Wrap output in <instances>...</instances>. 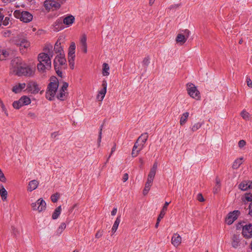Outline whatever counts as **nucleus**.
Wrapping results in <instances>:
<instances>
[{
	"mask_svg": "<svg viewBox=\"0 0 252 252\" xmlns=\"http://www.w3.org/2000/svg\"><path fill=\"white\" fill-rule=\"evenodd\" d=\"M54 51L51 45H47L43 49V52L38 54L37 64V70L40 73H44L51 68V59L53 57Z\"/></svg>",
	"mask_w": 252,
	"mask_h": 252,
	"instance_id": "f257e3e1",
	"label": "nucleus"
},
{
	"mask_svg": "<svg viewBox=\"0 0 252 252\" xmlns=\"http://www.w3.org/2000/svg\"><path fill=\"white\" fill-rule=\"evenodd\" d=\"M34 67L27 65L18 58L14 59L11 61V73L19 76H33L35 73Z\"/></svg>",
	"mask_w": 252,
	"mask_h": 252,
	"instance_id": "f03ea898",
	"label": "nucleus"
},
{
	"mask_svg": "<svg viewBox=\"0 0 252 252\" xmlns=\"http://www.w3.org/2000/svg\"><path fill=\"white\" fill-rule=\"evenodd\" d=\"M58 87L59 81L58 79L54 76L51 77L46 92V98L50 101L53 100L56 94Z\"/></svg>",
	"mask_w": 252,
	"mask_h": 252,
	"instance_id": "7ed1b4c3",
	"label": "nucleus"
},
{
	"mask_svg": "<svg viewBox=\"0 0 252 252\" xmlns=\"http://www.w3.org/2000/svg\"><path fill=\"white\" fill-rule=\"evenodd\" d=\"M66 62L64 54H58L54 60L55 69L57 74L61 77L63 75L62 70L64 67V66L66 64Z\"/></svg>",
	"mask_w": 252,
	"mask_h": 252,
	"instance_id": "20e7f679",
	"label": "nucleus"
},
{
	"mask_svg": "<svg viewBox=\"0 0 252 252\" xmlns=\"http://www.w3.org/2000/svg\"><path fill=\"white\" fill-rule=\"evenodd\" d=\"M15 45L19 47L20 50L25 52V50L27 49L30 46V42L23 34L18 35L14 40Z\"/></svg>",
	"mask_w": 252,
	"mask_h": 252,
	"instance_id": "39448f33",
	"label": "nucleus"
},
{
	"mask_svg": "<svg viewBox=\"0 0 252 252\" xmlns=\"http://www.w3.org/2000/svg\"><path fill=\"white\" fill-rule=\"evenodd\" d=\"M187 91L188 94L192 98L197 100L201 98L200 93L197 87L192 83H189L187 84Z\"/></svg>",
	"mask_w": 252,
	"mask_h": 252,
	"instance_id": "423d86ee",
	"label": "nucleus"
},
{
	"mask_svg": "<svg viewBox=\"0 0 252 252\" xmlns=\"http://www.w3.org/2000/svg\"><path fill=\"white\" fill-rule=\"evenodd\" d=\"M14 14L15 17L20 18L21 21L25 23L31 22L33 18L32 14L28 11H22L20 12L19 10H16Z\"/></svg>",
	"mask_w": 252,
	"mask_h": 252,
	"instance_id": "0eeeda50",
	"label": "nucleus"
},
{
	"mask_svg": "<svg viewBox=\"0 0 252 252\" xmlns=\"http://www.w3.org/2000/svg\"><path fill=\"white\" fill-rule=\"evenodd\" d=\"M148 138L147 133H144L142 134L137 139L133 146L135 149L139 152L144 148L145 144L147 141Z\"/></svg>",
	"mask_w": 252,
	"mask_h": 252,
	"instance_id": "6e6552de",
	"label": "nucleus"
},
{
	"mask_svg": "<svg viewBox=\"0 0 252 252\" xmlns=\"http://www.w3.org/2000/svg\"><path fill=\"white\" fill-rule=\"evenodd\" d=\"M24 91L32 94H37L40 91V88L37 82L30 81L26 84V88Z\"/></svg>",
	"mask_w": 252,
	"mask_h": 252,
	"instance_id": "1a4fd4ad",
	"label": "nucleus"
},
{
	"mask_svg": "<svg viewBox=\"0 0 252 252\" xmlns=\"http://www.w3.org/2000/svg\"><path fill=\"white\" fill-rule=\"evenodd\" d=\"M31 207L33 210L41 212L46 209V203L42 198H40L36 202L32 203L31 204Z\"/></svg>",
	"mask_w": 252,
	"mask_h": 252,
	"instance_id": "9d476101",
	"label": "nucleus"
},
{
	"mask_svg": "<svg viewBox=\"0 0 252 252\" xmlns=\"http://www.w3.org/2000/svg\"><path fill=\"white\" fill-rule=\"evenodd\" d=\"M75 44L72 42L68 49V61L71 69H73L74 67V59H75Z\"/></svg>",
	"mask_w": 252,
	"mask_h": 252,
	"instance_id": "9b49d317",
	"label": "nucleus"
},
{
	"mask_svg": "<svg viewBox=\"0 0 252 252\" xmlns=\"http://www.w3.org/2000/svg\"><path fill=\"white\" fill-rule=\"evenodd\" d=\"M44 7L48 10H55L61 7V4L57 0H46L44 3Z\"/></svg>",
	"mask_w": 252,
	"mask_h": 252,
	"instance_id": "f8f14e48",
	"label": "nucleus"
},
{
	"mask_svg": "<svg viewBox=\"0 0 252 252\" xmlns=\"http://www.w3.org/2000/svg\"><path fill=\"white\" fill-rule=\"evenodd\" d=\"M240 214V212L237 210L230 212L225 218L226 223L228 225L231 224L237 219Z\"/></svg>",
	"mask_w": 252,
	"mask_h": 252,
	"instance_id": "ddd939ff",
	"label": "nucleus"
},
{
	"mask_svg": "<svg viewBox=\"0 0 252 252\" xmlns=\"http://www.w3.org/2000/svg\"><path fill=\"white\" fill-rule=\"evenodd\" d=\"M243 236L247 239L252 237V224L249 223L243 226L242 232Z\"/></svg>",
	"mask_w": 252,
	"mask_h": 252,
	"instance_id": "4468645a",
	"label": "nucleus"
},
{
	"mask_svg": "<svg viewBox=\"0 0 252 252\" xmlns=\"http://www.w3.org/2000/svg\"><path fill=\"white\" fill-rule=\"evenodd\" d=\"M185 35L182 34H178L176 37V41L178 43H180L181 45L183 44L186 42L188 38L189 37L190 34V32L188 30H186L184 31Z\"/></svg>",
	"mask_w": 252,
	"mask_h": 252,
	"instance_id": "2eb2a0df",
	"label": "nucleus"
},
{
	"mask_svg": "<svg viewBox=\"0 0 252 252\" xmlns=\"http://www.w3.org/2000/svg\"><path fill=\"white\" fill-rule=\"evenodd\" d=\"M102 86L103 88L99 91L98 94L97 95V98L99 101H102L106 93V90H107V82L106 81L103 80L102 81Z\"/></svg>",
	"mask_w": 252,
	"mask_h": 252,
	"instance_id": "dca6fc26",
	"label": "nucleus"
},
{
	"mask_svg": "<svg viewBox=\"0 0 252 252\" xmlns=\"http://www.w3.org/2000/svg\"><path fill=\"white\" fill-rule=\"evenodd\" d=\"M182 242V237L181 236L176 233H174L171 238V244L175 247H178L180 245Z\"/></svg>",
	"mask_w": 252,
	"mask_h": 252,
	"instance_id": "f3484780",
	"label": "nucleus"
},
{
	"mask_svg": "<svg viewBox=\"0 0 252 252\" xmlns=\"http://www.w3.org/2000/svg\"><path fill=\"white\" fill-rule=\"evenodd\" d=\"M63 25H65L66 27L70 26L75 21V18L72 15H68L62 19Z\"/></svg>",
	"mask_w": 252,
	"mask_h": 252,
	"instance_id": "a211bd4d",
	"label": "nucleus"
},
{
	"mask_svg": "<svg viewBox=\"0 0 252 252\" xmlns=\"http://www.w3.org/2000/svg\"><path fill=\"white\" fill-rule=\"evenodd\" d=\"M54 31L59 32L63 30L64 28L62 19L61 18L57 19L53 25Z\"/></svg>",
	"mask_w": 252,
	"mask_h": 252,
	"instance_id": "6ab92c4d",
	"label": "nucleus"
},
{
	"mask_svg": "<svg viewBox=\"0 0 252 252\" xmlns=\"http://www.w3.org/2000/svg\"><path fill=\"white\" fill-rule=\"evenodd\" d=\"M239 188L242 190H246L252 189V181H244L239 185Z\"/></svg>",
	"mask_w": 252,
	"mask_h": 252,
	"instance_id": "aec40b11",
	"label": "nucleus"
},
{
	"mask_svg": "<svg viewBox=\"0 0 252 252\" xmlns=\"http://www.w3.org/2000/svg\"><path fill=\"white\" fill-rule=\"evenodd\" d=\"M26 88V83H18L13 87L12 91L15 94H18L20 93L22 91L24 90V89L25 90Z\"/></svg>",
	"mask_w": 252,
	"mask_h": 252,
	"instance_id": "412c9836",
	"label": "nucleus"
},
{
	"mask_svg": "<svg viewBox=\"0 0 252 252\" xmlns=\"http://www.w3.org/2000/svg\"><path fill=\"white\" fill-rule=\"evenodd\" d=\"M80 44L81 49L85 53L87 52V36L85 34H83L81 36L80 40Z\"/></svg>",
	"mask_w": 252,
	"mask_h": 252,
	"instance_id": "4be33fe9",
	"label": "nucleus"
},
{
	"mask_svg": "<svg viewBox=\"0 0 252 252\" xmlns=\"http://www.w3.org/2000/svg\"><path fill=\"white\" fill-rule=\"evenodd\" d=\"M39 185V182L36 180H33L29 183L27 190L28 191L32 192L37 188Z\"/></svg>",
	"mask_w": 252,
	"mask_h": 252,
	"instance_id": "5701e85b",
	"label": "nucleus"
},
{
	"mask_svg": "<svg viewBox=\"0 0 252 252\" xmlns=\"http://www.w3.org/2000/svg\"><path fill=\"white\" fill-rule=\"evenodd\" d=\"M0 195L2 201L7 200L8 192L2 185H0Z\"/></svg>",
	"mask_w": 252,
	"mask_h": 252,
	"instance_id": "b1692460",
	"label": "nucleus"
},
{
	"mask_svg": "<svg viewBox=\"0 0 252 252\" xmlns=\"http://www.w3.org/2000/svg\"><path fill=\"white\" fill-rule=\"evenodd\" d=\"M158 168V163L155 162L153 167L151 168L149 173L148 174V177L154 179L157 169Z\"/></svg>",
	"mask_w": 252,
	"mask_h": 252,
	"instance_id": "393cba45",
	"label": "nucleus"
},
{
	"mask_svg": "<svg viewBox=\"0 0 252 252\" xmlns=\"http://www.w3.org/2000/svg\"><path fill=\"white\" fill-rule=\"evenodd\" d=\"M10 50L9 49H2L0 50V61L5 60L9 55Z\"/></svg>",
	"mask_w": 252,
	"mask_h": 252,
	"instance_id": "a878e982",
	"label": "nucleus"
},
{
	"mask_svg": "<svg viewBox=\"0 0 252 252\" xmlns=\"http://www.w3.org/2000/svg\"><path fill=\"white\" fill-rule=\"evenodd\" d=\"M170 202H165L164 203V206H163L162 210L160 211V213L158 217V220L160 221L164 217L166 211L167 209V207L168 205L169 204Z\"/></svg>",
	"mask_w": 252,
	"mask_h": 252,
	"instance_id": "bb28decb",
	"label": "nucleus"
},
{
	"mask_svg": "<svg viewBox=\"0 0 252 252\" xmlns=\"http://www.w3.org/2000/svg\"><path fill=\"white\" fill-rule=\"evenodd\" d=\"M120 221H121V217H120V216H118L116 218V219L113 225L112 229H111V232H112V235L113 234H114L116 232V231H117V230L118 228L119 225L120 223Z\"/></svg>",
	"mask_w": 252,
	"mask_h": 252,
	"instance_id": "cd10ccee",
	"label": "nucleus"
},
{
	"mask_svg": "<svg viewBox=\"0 0 252 252\" xmlns=\"http://www.w3.org/2000/svg\"><path fill=\"white\" fill-rule=\"evenodd\" d=\"M240 115L246 121H251L252 119V115L245 110L241 112Z\"/></svg>",
	"mask_w": 252,
	"mask_h": 252,
	"instance_id": "c85d7f7f",
	"label": "nucleus"
},
{
	"mask_svg": "<svg viewBox=\"0 0 252 252\" xmlns=\"http://www.w3.org/2000/svg\"><path fill=\"white\" fill-rule=\"evenodd\" d=\"M240 244V240L237 235H233L232 237V246L234 248H238Z\"/></svg>",
	"mask_w": 252,
	"mask_h": 252,
	"instance_id": "c756f323",
	"label": "nucleus"
},
{
	"mask_svg": "<svg viewBox=\"0 0 252 252\" xmlns=\"http://www.w3.org/2000/svg\"><path fill=\"white\" fill-rule=\"evenodd\" d=\"M54 50L55 52L58 54H64L63 49L61 45V43L57 41L54 47Z\"/></svg>",
	"mask_w": 252,
	"mask_h": 252,
	"instance_id": "7c9ffc66",
	"label": "nucleus"
},
{
	"mask_svg": "<svg viewBox=\"0 0 252 252\" xmlns=\"http://www.w3.org/2000/svg\"><path fill=\"white\" fill-rule=\"evenodd\" d=\"M110 67L107 63H104L102 65V74L103 76H107L109 75Z\"/></svg>",
	"mask_w": 252,
	"mask_h": 252,
	"instance_id": "2f4dec72",
	"label": "nucleus"
},
{
	"mask_svg": "<svg viewBox=\"0 0 252 252\" xmlns=\"http://www.w3.org/2000/svg\"><path fill=\"white\" fill-rule=\"evenodd\" d=\"M22 104L24 105H29L31 103V100L30 98L26 95H23L20 98Z\"/></svg>",
	"mask_w": 252,
	"mask_h": 252,
	"instance_id": "473e14b6",
	"label": "nucleus"
},
{
	"mask_svg": "<svg viewBox=\"0 0 252 252\" xmlns=\"http://www.w3.org/2000/svg\"><path fill=\"white\" fill-rule=\"evenodd\" d=\"M221 186L220 181L218 178L216 179V185L213 189L214 193H217L220 190Z\"/></svg>",
	"mask_w": 252,
	"mask_h": 252,
	"instance_id": "72a5a7b5",
	"label": "nucleus"
},
{
	"mask_svg": "<svg viewBox=\"0 0 252 252\" xmlns=\"http://www.w3.org/2000/svg\"><path fill=\"white\" fill-rule=\"evenodd\" d=\"M61 210H62V208H61V206L58 207L55 209V210L53 212L52 216V218L53 220H56L59 217V216L61 214Z\"/></svg>",
	"mask_w": 252,
	"mask_h": 252,
	"instance_id": "f704fd0d",
	"label": "nucleus"
},
{
	"mask_svg": "<svg viewBox=\"0 0 252 252\" xmlns=\"http://www.w3.org/2000/svg\"><path fill=\"white\" fill-rule=\"evenodd\" d=\"M189 116V113L188 112L183 113L180 118V124L181 125L183 126L186 123Z\"/></svg>",
	"mask_w": 252,
	"mask_h": 252,
	"instance_id": "c9c22d12",
	"label": "nucleus"
},
{
	"mask_svg": "<svg viewBox=\"0 0 252 252\" xmlns=\"http://www.w3.org/2000/svg\"><path fill=\"white\" fill-rule=\"evenodd\" d=\"M243 158H242L236 159L233 163L232 168L233 169L238 168L243 163Z\"/></svg>",
	"mask_w": 252,
	"mask_h": 252,
	"instance_id": "e433bc0d",
	"label": "nucleus"
},
{
	"mask_svg": "<svg viewBox=\"0 0 252 252\" xmlns=\"http://www.w3.org/2000/svg\"><path fill=\"white\" fill-rule=\"evenodd\" d=\"M65 97V92L64 91L60 90L59 93L57 94V97L58 99L63 100Z\"/></svg>",
	"mask_w": 252,
	"mask_h": 252,
	"instance_id": "4c0bfd02",
	"label": "nucleus"
},
{
	"mask_svg": "<svg viewBox=\"0 0 252 252\" xmlns=\"http://www.w3.org/2000/svg\"><path fill=\"white\" fill-rule=\"evenodd\" d=\"M23 106V105L22 104V103L20 99L18 100L15 101L13 103V107L17 109H19Z\"/></svg>",
	"mask_w": 252,
	"mask_h": 252,
	"instance_id": "58836bf2",
	"label": "nucleus"
},
{
	"mask_svg": "<svg viewBox=\"0 0 252 252\" xmlns=\"http://www.w3.org/2000/svg\"><path fill=\"white\" fill-rule=\"evenodd\" d=\"M202 124L199 122L194 124L191 127V130L193 132L196 131L201 127Z\"/></svg>",
	"mask_w": 252,
	"mask_h": 252,
	"instance_id": "ea45409f",
	"label": "nucleus"
},
{
	"mask_svg": "<svg viewBox=\"0 0 252 252\" xmlns=\"http://www.w3.org/2000/svg\"><path fill=\"white\" fill-rule=\"evenodd\" d=\"M66 228V224L65 223H62L57 229V233L59 234H61L62 232Z\"/></svg>",
	"mask_w": 252,
	"mask_h": 252,
	"instance_id": "a19ab883",
	"label": "nucleus"
},
{
	"mask_svg": "<svg viewBox=\"0 0 252 252\" xmlns=\"http://www.w3.org/2000/svg\"><path fill=\"white\" fill-rule=\"evenodd\" d=\"M60 194L58 193L53 194L51 195V199L53 202H56L59 199Z\"/></svg>",
	"mask_w": 252,
	"mask_h": 252,
	"instance_id": "79ce46f5",
	"label": "nucleus"
},
{
	"mask_svg": "<svg viewBox=\"0 0 252 252\" xmlns=\"http://www.w3.org/2000/svg\"><path fill=\"white\" fill-rule=\"evenodd\" d=\"M151 186H150L149 185H145V188L143 190V194L144 195H146L148 194L149 191L150 189Z\"/></svg>",
	"mask_w": 252,
	"mask_h": 252,
	"instance_id": "37998d69",
	"label": "nucleus"
},
{
	"mask_svg": "<svg viewBox=\"0 0 252 252\" xmlns=\"http://www.w3.org/2000/svg\"><path fill=\"white\" fill-rule=\"evenodd\" d=\"M10 18L8 17H6L5 18H3L2 20V25H3L4 26H8L10 23Z\"/></svg>",
	"mask_w": 252,
	"mask_h": 252,
	"instance_id": "c03bdc74",
	"label": "nucleus"
},
{
	"mask_svg": "<svg viewBox=\"0 0 252 252\" xmlns=\"http://www.w3.org/2000/svg\"><path fill=\"white\" fill-rule=\"evenodd\" d=\"M245 199L247 201H252V193H246Z\"/></svg>",
	"mask_w": 252,
	"mask_h": 252,
	"instance_id": "a18cd8bd",
	"label": "nucleus"
},
{
	"mask_svg": "<svg viewBox=\"0 0 252 252\" xmlns=\"http://www.w3.org/2000/svg\"><path fill=\"white\" fill-rule=\"evenodd\" d=\"M139 152L137 150V149L134 148V146L133 147L132 151L131 153V156L132 157H136L139 154Z\"/></svg>",
	"mask_w": 252,
	"mask_h": 252,
	"instance_id": "49530a36",
	"label": "nucleus"
},
{
	"mask_svg": "<svg viewBox=\"0 0 252 252\" xmlns=\"http://www.w3.org/2000/svg\"><path fill=\"white\" fill-rule=\"evenodd\" d=\"M101 138H102V126L101 127L99 133L98 138L97 140V143H98V146H100V143L101 141Z\"/></svg>",
	"mask_w": 252,
	"mask_h": 252,
	"instance_id": "de8ad7c7",
	"label": "nucleus"
},
{
	"mask_svg": "<svg viewBox=\"0 0 252 252\" xmlns=\"http://www.w3.org/2000/svg\"><path fill=\"white\" fill-rule=\"evenodd\" d=\"M142 63L145 66H148L150 63V58L149 57L145 58L143 60Z\"/></svg>",
	"mask_w": 252,
	"mask_h": 252,
	"instance_id": "09e8293b",
	"label": "nucleus"
},
{
	"mask_svg": "<svg viewBox=\"0 0 252 252\" xmlns=\"http://www.w3.org/2000/svg\"><path fill=\"white\" fill-rule=\"evenodd\" d=\"M3 36L5 37H9L11 34V32L10 31H6L2 33Z\"/></svg>",
	"mask_w": 252,
	"mask_h": 252,
	"instance_id": "8fccbe9b",
	"label": "nucleus"
},
{
	"mask_svg": "<svg viewBox=\"0 0 252 252\" xmlns=\"http://www.w3.org/2000/svg\"><path fill=\"white\" fill-rule=\"evenodd\" d=\"M68 87V84L66 82H63V86L60 90L65 91Z\"/></svg>",
	"mask_w": 252,
	"mask_h": 252,
	"instance_id": "3c124183",
	"label": "nucleus"
},
{
	"mask_svg": "<svg viewBox=\"0 0 252 252\" xmlns=\"http://www.w3.org/2000/svg\"><path fill=\"white\" fill-rule=\"evenodd\" d=\"M197 199L200 202H203L204 201V197L201 193H198L197 195Z\"/></svg>",
	"mask_w": 252,
	"mask_h": 252,
	"instance_id": "603ef678",
	"label": "nucleus"
},
{
	"mask_svg": "<svg viewBox=\"0 0 252 252\" xmlns=\"http://www.w3.org/2000/svg\"><path fill=\"white\" fill-rule=\"evenodd\" d=\"M153 181H154V179L150 178L149 177H148L145 184L149 185L152 186V184H153Z\"/></svg>",
	"mask_w": 252,
	"mask_h": 252,
	"instance_id": "864d4df0",
	"label": "nucleus"
},
{
	"mask_svg": "<svg viewBox=\"0 0 252 252\" xmlns=\"http://www.w3.org/2000/svg\"><path fill=\"white\" fill-rule=\"evenodd\" d=\"M181 4H173V5H171L169 7V9L171 10V9H177L178 8V7H179L180 6Z\"/></svg>",
	"mask_w": 252,
	"mask_h": 252,
	"instance_id": "5fc2aeb1",
	"label": "nucleus"
},
{
	"mask_svg": "<svg viewBox=\"0 0 252 252\" xmlns=\"http://www.w3.org/2000/svg\"><path fill=\"white\" fill-rule=\"evenodd\" d=\"M245 145H246V142H245V141H244L243 140H241L239 141V142L238 143V145L240 148L243 147Z\"/></svg>",
	"mask_w": 252,
	"mask_h": 252,
	"instance_id": "6e6d98bb",
	"label": "nucleus"
},
{
	"mask_svg": "<svg viewBox=\"0 0 252 252\" xmlns=\"http://www.w3.org/2000/svg\"><path fill=\"white\" fill-rule=\"evenodd\" d=\"M28 116L29 117L32 119H35L36 118V115H35V114L31 112L28 113Z\"/></svg>",
	"mask_w": 252,
	"mask_h": 252,
	"instance_id": "4d7b16f0",
	"label": "nucleus"
},
{
	"mask_svg": "<svg viewBox=\"0 0 252 252\" xmlns=\"http://www.w3.org/2000/svg\"><path fill=\"white\" fill-rule=\"evenodd\" d=\"M102 234H103L102 231H101L100 230H98L95 234V237L96 238H99L100 237H101L102 236Z\"/></svg>",
	"mask_w": 252,
	"mask_h": 252,
	"instance_id": "13d9d810",
	"label": "nucleus"
},
{
	"mask_svg": "<svg viewBox=\"0 0 252 252\" xmlns=\"http://www.w3.org/2000/svg\"><path fill=\"white\" fill-rule=\"evenodd\" d=\"M116 149V144H115L113 146V147L111 149V153L108 158L107 160L110 158L111 156L112 155L113 152H114L115 151Z\"/></svg>",
	"mask_w": 252,
	"mask_h": 252,
	"instance_id": "bf43d9fd",
	"label": "nucleus"
},
{
	"mask_svg": "<svg viewBox=\"0 0 252 252\" xmlns=\"http://www.w3.org/2000/svg\"><path fill=\"white\" fill-rule=\"evenodd\" d=\"M247 84L250 88H252V82L250 78H247Z\"/></svg>",
	"mask_w": 252,
	"mask_h": 252,
	"instance_id": "052dcab7",
	"label": "nucleus"
},
{
	"mask_svg": "<svg viewBox=\"0 0 252 252\" xmlns=\"http://www.w3.org/2000/svg\"><path fill=\"white\" fill-rule=\"evenodd\" d=\"M128 174L127 173L124 174V176L123 177V179H122L123 181L124 182H126L128 180Z\"/></svg>",
	"mask_w": 252,
	"mask_h": 252,
	"instance_id": "680f3d73",
	"label": "nucleus"
},
{
	"mask_svg": "<svg viewBox=\"0 0 252 252\" xmlns=\"http://www.w3.org/2000/svg\"><path fill=\"white\" fill-rule=\"evenodd\" d=\"M249 215L252 217V202L250 203L249 205Z\"/></svg>",
	"mask_w": 252,
	"mask_h": 252,
	"instance_id": "e2e57ef3",
	"label": "nucleus"
},
{
	"mask_svg": "<svg viewBox=\"0 0 252 252\" xmlns=\"http://www.w3.org/2000/svg\"><path fill=\"white\" fill-rule=\"evenodd\" d=\"M16 0H2V2L5 3H12L15 1Z\"/></svg>",
	"mask_w": 252,
	"mask_h": 252,
	"instance_id": "0e129e2a",
	"label": "nucleus"
},
{
	"mask_svg": "<svg viewBox=\"0 0 252 252\" xmlns=\"http://www.w3.org/2000/svg\"><path fill=\"white\" fill-rule=\"evenodd\" d=\"M117 212V209L116 208H115L113 209V210L111 211V215L112 216H115Z\"/></svg>",
	"mask_w": 252,
	"mask_h": 252,
	"instance_id": "69168bd1",
	"label": "nucleus"
},
{
	"mask_svg": "<svg viewBox=\"0 0 252 252\" xmlns=\"http://www.w3.org/2000/svg\"><path fill=\"white\" fill-rule=\"evenodd\" d=\"M2 111L3 112H6L7 111L6 107H5L4 105H2L1 106Z\"/></svg>",
	"mask_w": 252,
	"mask_h": 252,
	"instance_id": "338daca9",
	"label": "nucleus"
},
{
	"mask_svg": "<svg viewBox=\"0 0 252 252\" xmlns=\"http://www.w3.org/2000/svg\"><path fill=\"white\" fill-rule=\"evenodd\" d=\"M139 162L141 163V165H142L144 163L143 158H139Z\"/></svg>",
	"mask_w": 252,
	"mask_h": 252,
	"instance_id": "774afa93",
	"label": "nucleus"
}]
</instances>
